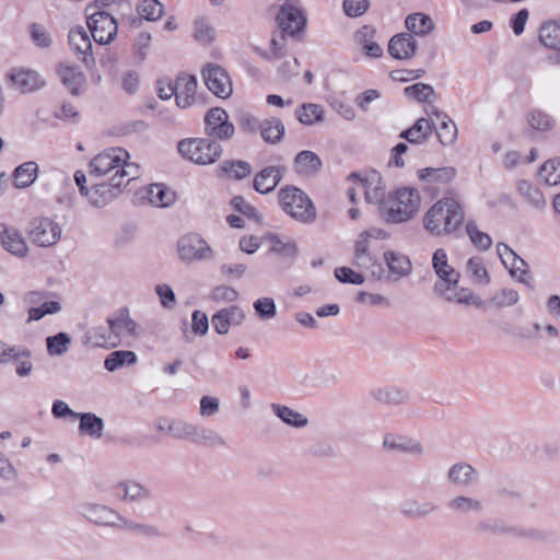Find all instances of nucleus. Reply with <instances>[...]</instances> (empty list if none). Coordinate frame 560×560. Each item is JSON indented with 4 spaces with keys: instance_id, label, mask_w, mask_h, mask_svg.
<instances>
[{
    "instance_id": "obj_1",
    "label": "nucleus",
    "mask_w": 560,
    "mask_h": 560,
    "mask_svg": "<svg viewBox=\"0 0 560 560\" xmlns=\"http://www.w3.org/2000/svg\"><path fill=\"white\" fill-rule=\"evenodd\" d=\"M465 221L462 203L454 197H443L423 217L424 229L434 236L455 235Z\"/></svg>"
},
{
    "instance_id": "obj_2",
    "label": "nucleus",
    "mask_w": 560,
    "mask_h": 560,
    "mask_svg": "<svg viewBox=\"0 0 560 560\" xmlns=\"http://www.w3.org/2000/svg\"><path fill=\"white\" fill-rule=\"evenodd\" d=\"M420 195L415 188H400L381 205L380 212L389 223H402L410 220L419 210Z\"/></svg>"
},
{
    "instance_id": "obj_3",
    "label": "nucleus",
    "mask_w": 560,
    "mask_h": 560,
    "mask_svg": "<svg viewBox=\"0 0 560 560\" xmlns=\"http://www.w3.org/2000/svg\"><path fill=\"white\" fill-rule=\"evenodd\" d=\"M179 154L199 165H209L217 162L222 154V147L213 139L188 138L177 144Z\"/></svg>"
},
{
    "instance_id": "obj_4",
    "label": "nucleus",
    "mask_w": 560,
    "mask_h": 560,
    "mask_svg": "<svg viewBox=\"0 0 560 560\" xmlns=\"http://www.w3.org/2000/svg\"><path fill=\"white\" fill-rule=\"evenodd\" d=\"M281 208L290 217L303 223H311L316 218V209L308 196L300 188L287 186L279 190Z\"/></svg>"
},
{
    "instance_id": "obj_5",
    "label": "nucleus",
    "mask_w": 560,
    "mask_h": 560,
    "mask_svg": "<svg viewBox=\"0 0 560 560\" xmlns=\"http://www.w3.org/2000/svg\"><path fill=\"white\" fill-rule=\"evenodd\" d=\"M128 158L129 153L122 148L107 149L91 160L89 164L90 176L95 179L102 177L109 179L113 174H116L120 164L126 162Z\"/></svg>"
},
{
    "instance_id": "obj_6",
    "label": "nucleus",
    "mask_w": 560,
    "mask_h": 560,
    "mask_svg": "<svg viewBox=\"0 0 560 560\" xmlns=\"http://www.w3.org/2000/svg\"><path fill=\"white\" fill-rule=\"evenodd\" d=\"M432 267L439 281L433 285V291L438 295L446 293L450 285L459 283L460 273L448 264V257L444 248H438L432 256Z\"/></svg>"
},
{
    "instance_id": "obj_7",
    "label": "nucleus",
    "mask_w": 560,
    "mask_h": 560,
    "mask_svg": "<svg viewBox=\"0 0 560 560\" xmlns=\"http://www.w3.org/2000/svg\"><path fill=\"white\" fill-rule=\"evenodd\" d=\"M60 224L50 218H37L30 223L28 237L39 247L56 245L61 237Z\"/></svg>"
},
{
    "instance_id": "obj_8",
    "label": "nucleus",
    "mask_w": 560,
    "mask_h": 560,
    "mask_svg": "<svg viewBox=\"0 0 560 560\" xmlns=\"http://www.w3.org/2000/svg\"><path fill=\"white\" fill-rule=\"evenodd\" d=\"M88 26L93 39L98 44L110 43L117 34L116 20L105 11H96L88 16Z\"/></svg>"
},
{
    "instance_id": "obj_9",
    "label": "nucleus",
    "mask_w": 560,
    "mask_h": 560,
    "mask_svg": "<svg viewBox=\"0 0 560 560\" xmlns=\"http://www.w3.org/2000/svg\"><path fill=\"white\" fill-rule=\"evenodd\" d=\"M203 81L215 96L228 98L232 95V81L224 68L215 63H207L202 69Z\"/></svg>"
},
{
    "instance_id": "obj_10",
    "label": "nucleus",
    "mask_w": 560,
    "mask_h": 560,
    "mask_svg": "<svg viewBox=\"0 0 560 560\" xmlns=\"http://www.w3.org/2000/svg\"><path fill=\"white\" fill-rule=\"evenodd\" d=\"M177 253L183 261L191 262L209 258L212 250L200 235L190 233L178 240Z\"/></svg>"
},
{
    "instance_id": "obj_11",
    "label": "nucleus",
    "mask_w": 560,
    "mask_h": 560,
    "mask_svg": "<svg viewBox=\"0 0 560 560\" xmlns=\"http://www.w3.org/2000/svg\"><path fill=\"white\" fill-rule=\"evenodd\" d=\"M205 125L206 135L218 140H229L235 131L228 113L221 107H213L207 112Z\"/></svg>"
},
{
    "instance_id": "obj_12",
    "label": "nucleus",
    "mask_w": 560,
    "mask_h": 560,
    "mask_svg": "<svg viewBox=\"0 0 560 560\" xmlns=\"http://www.w3.org/2000/svg\"><path fill=\"white\" fill-rule=\"evenodd\" d=\"M79 514L89 522L98 526L119 527L122 520V515L114 509L96 503L80 504Z\"/></svg>"
},
{
    "instance_id": "obj_13",
    "label": "nucleus",
    "mask_w": 560,
    "mask_h": 560,
    "mask_svg": "<svg viewBox=\"0 0 560 560\" xmlns=\"http://www.w3.org/2000/svg\"><path fill=\"white\" fill-rule=\"evenodd\" d=\"M382 446L388 452L417 457L423 456L425 453L424 446L419 440L396 433H386L383 436Z\"/></svg>"
},
{
    "instance_id": "obj_14",
    "label": "nucleus",
    "mask_w": 560,
    "mask_h": 560,
    "mask_svg": "<svg viewBox=\"0 0 560 560\" xmlns=\"http://www.w3.org/2000/svg\"><path fill=\"white\" fill-rule=\"evenodd\" d=\"M108 330L113 334V340L117 347L121 343L125 335L137 336L138 324L130 317L129 310L126 307L118 308L113 316L106 319Z\"/></svg>"
},
{
    "instance_id": "obj_15",
    "label": "nucleus",
    "mask_w": 560,
    "mask_h": 560,
    "mask_svg": "<svg viewBox=\"0 0 560 560\" xmlns=\"http://www.w3.org/2000/svg\"><path fill=\"white\" fill-rule=\"evenodd\" d=\"M113 491L115 498L124 502L142 503L152 499L151 490L135 480L119 481L114 486Z\"/></svg>"
},
{
    "instance_id": "obj_16",
    "label": "nucleus",
    "mask_w": 560,
    "mask_h": 560,
    "mask_svg": "<svg viewBox=\"0 0 560 560\" xmlns=\"http://www.w3.org/2000/svg\"><path fill=\"white\" fill-rule=\"evenodd\" d=\"M349 179H358V187L364 192L366 202L380 203V206L386 200L385 199V186L382 183V177L378 173L373 172L365 177L359 176L357 173H352Z\"/></svg>"
},
{
    "instance_id": "obj_17",
    "label": "nucleus",
    "mask_w": 560,
    "mask_h": 560,
    "mask_svg": "<svg viewBox=\"0 0 560 560\" xmlns=\"http://www.w3.org/2000/svg\"><path fill=\"white\" fill-rule=\"evenodd\" d=\"M11 86L21 93H32L45 85L44 79L33 70L13 68L8 73Z\"/></svg>"
},
{
    "instance_id": "obj_18",
    "label": "nucleus",
    "mask_w": 560,
    "mask_h": 560,
    "mask_svg": "<svg viewBox=\"0 0 560 560\" xmlns=\"http://www.w3.org/2000/svg\"><path fill=\"white\" fill-rule=\"evenodd\" d=\"M479 472L466 462L453 464L446 474L448 485L459 489L471 488L477 485Z\"/></svg>"
},
{
    "instance_id": "obj_19",
    "label": "nucleus",
    "mask_w": 560,
    "mask_h": 560,
    "mask_svg": "<svg viewBox=\"0 0 560 560\" xmlns=\"http://www.w3.org/2000/svg\"><path fill=\"white\" fill-rule=\"evenodd\" d=\"M277 22L283 34L295 36L303 31L306 19L300 9L284 5L277 15Z\"/></svg>"
},
{
    "instance_id": "obj_20",
    "label": "nucleus",
    "mask_w": 560,
    "mask_h": 560,
    "mask_svg": "<svg viewBox=\"0 0 560 560\" xmlns=\"http://www.w3.org/2000/svg\"><path fill=\"white\" fill-rule=\"evenodd\" d=\"M119 183L109 179L102 183H94L86 194L89 202L94 207H103L115 199L120 194Z\"/></svg>"
},
{
    "instance_id": "obj_21",
    "label": "nucleus",
    "mask_w": 560,
    "mask_h": 560,
    "mask_svg": "<svg viewBox=\"0 0 560 560\" xmlns=\"http://www.w3.org/2000/svg\"><path fill=\"white\" fill-rule=\"evenodd\" d=\"M245 319L244 311L237 306L218 311L211 318L212 326L219 335H226L231 326H240Z\"/></svg>"
},
{
    "instance_id": "obj_22",
    "label": "nucleus",
    "mask_w": 560,
    "mask_h": 560,
    "mask_svg": "<svg viewBox=\"0 0 560 560\" xmlns=\"http://www.w3.org/2000/svg\"><path fill=\"white\" fill-rule=\"evenodd\" d=\"M175 101L178 107L187 108L195 102L197 81L194 75L179 74L174 81Z\"/></svg>"
},
{
    "instance_id": "obj_23",
    "label": "nucleus",
    "mask_w": 560,
    "mask_h": 560,
    "mask_svg": "<svg viewBox=\"0 0 560 560\" xmlns=\"http://www.w3.org/2000/svg\"><path fill=\"white\" fill-rule=\"evenodd\" d=\"M417 50V40L410 33L394 35L388 43L389 55L399 60L410 59Z\"/></svg>"
},
{
    "instance_id": "obj_24",
    "label": "nucleus",
    "mask_w": 560,
    "mask_h": 560,
    "mask_svg": "<svg viewBox=\"0 0 560 560\" xmlns=\"http://www.w3.org/2000/svg\"><path fill=\"white\" fill-rule=\"evenodd\" d=\"M284 168L281 166H267L258 172L254 178L253 187L259 194L272 191L280 183Z\"/></svg>"
},
{
    "instance_id": "obj_25",
    "label": "nucleus",
    "mask_w": 560,
    "mask_h": 560,
    "mask_svg": "<svg viewBox=\"0 0 560 560\" xmlns=\"http://www.w3.org/2000/svg\"><path fill=\"white\" fill-rule=\"evenodd\" d=\"M0 240L3 248L18 257H25L28 246L19 230L4 226L0 233Z\"/></svg>"
},
{
    "instance_id": "obj_26",
    "label": "nucleus",
    "mask_w": 560,
    "mask_h": 560,
    "mask_svg": "<svg viewBox=\"0 0 560 560\" xmlns=\"http://www.w3.org/2000/svg\"><path fill=\"white\" fill-rule=\"evenodd\" d=\"M68 40L71 49L77 55H82L83 62L88 65L89 60L93 61L92 43L84 27L77 26L70 30Z\"/></svg>"
},
{
    "instance_id": "obj_27",
    "label": "nucleus",
    "mask_w": 560,
    "mask_h": 560,
    "mask_svg": "<svg viewBox=\"0 0 560 560\" xmlns=\"http://www.w3.org/2000/svg\"><path fill=\"white\" fill-rule=\"evenodd\" d=\"M58 75L71 94H81L85 79L78 67L60 63L58 66Z\"/></svg>"
},
{
    "instance_id": "obj_28",
    "label": "nucleus",
    "mask_w": 560,
    "mask_h": 560,
    "mask_svg": "<svg viewBox=\"0 0 560 560\" xmlns=\"http://www.w3.org/2000/svg\"><path fill=\"white\" fill-rule=\"evenodd\" d=\"M371 397L380 404L398 406L407 401L409 394L406 389L396 386H383L371 390Z\"/></svg>"
},
{
    "instance_id": "obj_29",
    "label": "nucleus",
    "mask_w": 560,
    "mask_h": 560,
    "mask_svg": "<svg viewBox=\"0 0 560 560\" xmlns=\"http://www.w3.org/2000/svg\"><path fill=\"white\" fill-rule=\"evenodd\" d=\"M434 125L427 118H419L410 128L400 132L399 138L411 144L424 143L432 133Z\"/></svg>"
},
{
    "instance_id": "obj_30",
    "label": "nucleus",
    "mask_w": 560,
    "mask_h": 560,
    "mask_svg": "<svg viewBox=\"0 0 560 560\" xmlns=\"http://www.w3.org/2000/svg\"><path fill=\"white\" fill-rule=\"evenodd\" d=\"M457 175L455 167H425L419 171L418 177L420 180L427 182L431 185H446L451 183Z\"/></svg>"
},
{
    "instance_id": "obj_31",
    "label": "nucleus",
    "mask_w": 560,
    "mask_h": 560,
    "mask_svg": "<svg viewBox=\"0 0 560 560\" xmlns=\"http://www.w3.org/2000/svg\"><path fill=\"white\" fill-rule=\"evenodd\" d=\"M295 171L303 176H313L322 168V160L313 151H301L294 159Z\"/></svg>"
},
{
    "instance_id": "obj_32",
    "label": "nucleus",
    "mask_w": 560,
    "mask_h": 560,
    "mask_svg": "<svg viewBox=\"0 0 560 560\" xmlns=\"http://www.w3.org/2000/svg\"><path fill=\"white\" fill-rule=\"evenodd\" d=\"M149 202L159 208L172 206L176 200V194L164 184H152L147 191Z\"/></svg>"
},
{
    "instance_id": "obj_33",
    "label": "nucleus",
    "mask_w": 560,
    "mask_h": 560,
    "mask_svg": "<svg viewBox=\"0 0 560 560\" xmlns=\"http://www.w3.org/2000/svg\"><path fill=\"white\" fill-rule=\"evenodd\" d=\"M112 338L113 334L108 330V326H97L85 332L84 343L91 347L116 348L117 343Z\"/></svg>"
},
{
    "instance_id": "obj_34",
    "label": "nucleus",
    "mask_w": 560,
    "mask_h": 560,
    "mask_svg": "<svg viewBox=\"0 0 560 560\" xmlns=\"http://www.w3.org/2000/svg\"><path fill=\"white\" fill-rule=\"evenodd\" d=\"M438 118H441L440 125L436 128V136L443 145H451L457 139V127L455 122L444 113L439 112L436 108L432 110Z\"/></svg>"
},
{
    "instance_id": "obj_35",
    "label": "nucleus",
    "mask_w": 560,
    "mask_h": 560,
    "mask_svg": "<svg viewBox=\"0 0 560 560\" xmlns=\"http://www.w3.org/2000/svg\"><path fill=\"white\" fill-rule=\"evenodd\" d=\"M259 130L264 141L276 144L281 141L285 128L280 118L271 117L259 124Z\"/></svg>"
},
{
    "instance_id": "obj_36",
    "label": "nucleus",
    "mask_w": 560,
    "mask_h": 560,
    "mask_svg": "<svg viewBox=\"0 0 560 560\" xmlns=\"http://www.w3.org/2000/svg\"><path fill=\"white\" fill-rule=\"evenodd\" d=\"M539 40L546 48L560 52V21L544 23L539 28Z\"/></svg>"
},
{
    "instance_id": "obj_37",
    "label": "nucleus",
    "mask_w": 560,
    "mask_h": 560,
    "mask_svg": "<svg viewBox=\"0 0 560 560\" xmlns=\"http://www.w3.org/2000/svg\"><path fill=\"white\" fill-rule=\"evenodd\" d=\"M270 408L279 419H281L285 424L290 427L304 428L308 424V419L304 415L291 409L288 406L271 404Z\"/></svg>"
},
{
    "instance_id": "obj_38",
    "label": "nucleus",
    "mask_w": 560,
    "mask_h": 560,
    "mask_svg": "<svg viewBox=\"0 0 560 560\" xmlns=\"http://www.w3.org/2000/svg\"><path fill=\"white\" fill-rule=\"evenodd\" d=\"M138 357L130 350H116L110 352L104 360V368L108 372H115L124 366L137 363Z\"/></svg>"
},
{
    "instance_id": "obj_39",
    "label": "nucleus",
    "mask_w": 560,
    "mask_h": 560,
    "mask_svg": "<svg viewBox=\"0 0 560 560\" xmlns=\"http://www.w3.org/2000/svg\"><path fill=\"white\" fill-rule=\"evenodd\" d=\"M447 508L457 514L480 513L483 504L480 500L466 495H457L447 502Z\"/></svg>"
},
{
    "instance_id": "obj_40",
    "label": "nucleus",
    "mask_w": 560,
    "mask_h": 560,
    "mask_svg": "<svg viewBox=\"0 0 560 560\" xmlns=\"http://www.w3.org/2000/svg\"><path fill=\"white\" fill-rule=\"evenodd\" d=\"M384 259L390 273L395 275L397 279L407 276L411 270L409 258L401 253L385 252Z\"/></svg>"
},
{
    "instance_id": "obj_41",
    "label": "nucleus",
    "mask_w": 560,
    "mask_h": 560,
    "mask_svg": "<svg viewBox=\"0 0 560 560\" xmlns=\"http://www.w3.org/2000/svg\"><path fill=\"white\" fill-rule=\"evenodd\" d=\"M191 443L208 447H222L226 444L225 440L215 430L197 424Z\"/></svg>"
},
{
    "instance_id": "obj_42",
    "label": "nucleus",
    "mask_w": 560,
    "mask_h": 560,
    "mask_svg": "<svg viewBox=\"0 0 560 560\" xmlns=\"http://www.w3.org/2000/svg\"><path fill=\"white\" fill-rule=\"evenodd\" d=\"M78 418L80 419V432L88 434L93 439L102 438L104 430L103 419L91 412L79 413Z\"/></svg>"
},
{
    "instance_id": "obj_43",
    "label": "nucleus",
    "mask_w": 560,
    "mask_h": 560,
    "mask_svg": "<svg viewBox=\"0 0 560 560\" xmlns=\"http://www.w3.org/2000/svg\"><path fill=\"white\" fill-rule=\"evenodd\" d=\"M38 165L36 162L28 161L18 166L13 173L14 185L18 188L31 186L37 177Z\"/></svg>"
},
{
    "instance_id": "obj_44",
    "label": "nucleus",
    "mask_w": 560,
    "mask_h": 560,
    "mask_svg": "<svg viewBox=\"0 0 560 560\" xmlns=\"http://www.w3.org/2000/svg\"><path fill=\"white\" fill-rule=\"evenodd\" d=\"M119 528L127 529L139 537L143 538H161L163 537V533L160 528L152 524L147 523H136L127 520L122 516Z\"/></svg>"
},
{
    "instance_id": "obj_45",
    "label": "nucleus",
    "mask_w": 560,
    "mask_h": 560,
    "mask_svg": "<svg viewBox=\"0 0 560 560\" xmlns=\"http://www.w3.org/2000/svg\"><path fill=\"white\" fill-rule=\"evenodd\" d=\"M405 23L410 33L419 36L427 35L434 28L432 19L423 13L408 15Z\"/></svg>"
},
{
    "instance_id": "obj_46",
    "label": "nucleus",
    "mask_w": 560,
    "mask_h": 560,
    "mask_svg": "<svg viewBox=\"0 0 560 560\" xmlns=\"http://www.w3.org/2000/svg\"><path fill=\"white\" fill-rule=\"evenodd\" d=\"M517 189L520 195L529 206L536 209H541L545 207L546 200L542 192L537 187L533 186L528 180H520L517 183Z\"/></svg>"
},
{
    "instance_id": "obj_47",
    "label": "nucleus",
    "mask_w": 560,
    "mask_h": 560,
    "mask_svg": "<svg viewBox=\"0 0 560 560\" xmlns=\"http://www.w3.org/2000/svg\"><path fill=\"white\" fill-rule=\"evenodd\" d=\"M196 424L184 419L168 421L166 432L177 440L192 442Z\"/></svg>"
},
{
    "instance_id": "obj_48",
    "label": "nucleus",
    "mask_w": 560,
    "mask_h": 560,
    "mask_svg": "<svg viewBox=\"0 0 560 560\" xmlns=\"http://www.w3.org/2000/svg\"><path fill=\"white\" fill-rule=\"evenodd\" d=\"M466 269L469 276L472 278L474 283L488 284L490 282L489 272L481 257H470L466 264Z\"/></svg>"
},
{
    "instance_id": "obj_49",
    "label": "nucleus",
    "mask_w": 560,
    "mask_h": 560,
    "mask_svg": "<svg viewBox=\"0 0 560 560\" xmlns=\"http://www.w3.org/2000/svg\"><path fill=\"white\" fill-rule=\"evenodd\" d=\"M295 116L301 124L313 125L323 120L324 109L320 105L308 103L299 107Z\"/></svg>"
},
{
    "instance_id": "obj_50",
    "label": "nucleus",
    "mask_w": 560,
    "mask_h": 560,
    "mask_svg": "<svg viewBox=\"0 0 560 560\" xmlns=\"http://www.w3.org/2000/svg\"><path fill=\"white\" fill-rule=\"evenodd\" d=\"M221 171L229 177L235 180L246 178L252 173V166L245 161H224Z\"/></svg>"
},
{
    "instance_id": "obj_51",
    "label": "nucleus",
    "mask_w": 560,
    "mask_h": 560,
    "mask_svg": "<svg viewBox=\"0 0 560 560\" xmlns=\"http://www.w3.org/2000/svg\"><path fill=\"white\" fill-rule=\"evenodd\" d=\"M538 176L546 185L560 184V158L546 161L540 166Z\"/></svg>"
},
{
    "instance_id": "obj_52",
    "label": "nucleus",
    "mask_w": 560,
    "mask_h": 560,
    "mask_svg": "<svg viewBox=\"0 0 560 560\" xmlns=\"http://www.w3.org/2000/svg\"><path fill=\"white\" fill-rule=\"evenodd\" d=\"M465 229L470 242L479 250H488L491 247L492 238L489 234L480 231L475 221L469 220Z\"/></svg>"
},
{
    "instance_id": "obj_53",
    "label": "nucleus",
    "mask_w": 560,
    "mask_h": 560,
    "mask_svg": "<svg viewBox=\"0 0 560 560\" xmlns=\"http://www.w3.org/2000/svg\"><path fill=\"white\" fill-rule=\"evenodd\" d=\"M137 12L148 21H156L162 18L164 7L159 0H141L137 5Z\"/></svg>"
},
{
    "instance_id": "obj_54",
    "label": "nucleus",
    "mask_w": 560,
    "mask_h": 560,
    "mask_svg": "<svg viewBox=\"0 0 560 560\" xmlns=\"http://www.w3.org/2000/svg\"><path fill=\"white\" fill-rule=\"evenodd\" d=\"M408 97H412L420 103H432L435 98V91L430 84L416 83L404 90Z\"/></svg>"
},
{
    "instance_id": "obj_55",
    "label": "nucleus",
    "mask_w": 560,
    "mask_h": 560,
    "mask_svg": "<svg viewBox=\"0 0 560 560\" xmlns=\"http://www.w3.org/2000/svg\"><path fill=\"white\" fill-rule=\"evenodd\" d=\"M271 243L270 252L281 257L293 259L298 255V246L294 242H283L278 235L268 237Z\"/></svg>"
},
{
    "instance_id": "obj_56",
    "label": "nucleus",
    "mask_w": 560,
    "mask_h": 560,
    "mask_svg": "<svg viewBox=\"0 0 560 560\" xmlns=\"http://www.w3.org/2000/svg\"><path fill=\"white\" fill-rule=\"evenodd\" d=\"M371 261L369 238L364 237L363 233H361L354 245V265L359 268H369Z\"/></svg>"
},
{
    "instance_id": "obj_57",
    "label": "nucleus",
    "mask_w": 560,
    "mask_h": 560,
    "mask_svg": "<svg viewBox=\"0 0 560 560\" xmlns=\"http://www.w3.org/2000/svg\"><path fill=\"white\" fill-rule=\"evenodd\" d=\"M374 31L369 26H363L358 33H357V39L359 43L362 44L364 54L369 57L378 58L383 54L382 47L375 43L365 39L366 36L373 35Z\"/></svg>"
},
{
    "instance_id": "obj_58",
    "label": "nucleus",
    "mask_w": 560,
    "mask_h": 560,
    "mask_svg": "<svg viewBox=\"0 0 560 560\" xmlns=\"http://www.w3.org/2000/svg\"><path fill=\"white\" fill-rule=\"evenodd\" d=\"M439 295L442 296L447 302H454L457 304H478L476 301L472 300L471 290L467 288L458 289V284L450 285V289L446 291V293H440Z\"/></svg>"
},
{
    "instance_id": "obj_59",
    "label": "nucleus",
    "mask_w": 560,
    "mask_h": 560,
    "mask_svg": "<svg viewBox=\"0 0 560 560\" xmlns=\"http://www.w3.org/2000/svg\"><path fill=\"white\" fill-rule=\"evenodd\" d=\"M70 342L71 339L68 334L58 332L46 339L47 351L51 355H61L68 350Z\"/></svg>"
},
{
    "instance_id": "obj_60",
    "label": "nucleus",
    "mask_w": 560,
    "mask_h": 560,
    "mask_svg": "<svg viewBox=\"0 0 560 560\" xmlns=\"http://www.w3.org/2000/svg\"><path fill=\"white\" fill-rule=\"evenodd\" d=\"M139 175V167L136 164H129L126 162L120 164V167L113 174V179L119 183V188L127 185L131 179L137 178Z\"/></svg>"
},
{
    "instance_id": "obj_61",
    "label": "nucleus",
    "mask_w": 560,
    "mask_h": 560,
    "mask_svg": "<svg viewBox=\"0 0 560 560\" xmlns=\"http://www.w3.org/2000/svg\"><path fill=\"white\" fill-rule=\"evenodd\" d=\"M518 301V293L512 289H503L495 293L488 303L495 307H508L515 305Z\"/></svg>"
},
{
    "instance_id": "obj_62",
    "label": "nucleus",
    "mask_w": 560,
    "mask_h": 560,
    "mask_svg": "<svg viewBox=\"0 0 560 560\" xmlns=\"http://www.w3.org/2000/svg\"><path fill=\"white\" fill-rule=\"evenodd\" d=\"M504 267L509 269L510 275L513 278H516L520 282L528 287H532L529 279L525 278L529 272L528 265L522 257H518V259L515 260V262L506 261L504 264Z\"/></svg>"
},
{
    "instance_id": "obj_63",
    "label": "nucleus",
    "mask_w": 560,
    "mask_h": 560,
    "mask_svg": "<svg viewBox=\"0 0 560 560\" xmlns=\"http://www.w3.org/2000/svg\"><path fill=\"white\" fill-rule=\"evenodd\" d=\"M61 310V305L57 301H49L42 304L39 307H31L28 310V322L39 320L47 314H56Z\"/></svg>"
},
{
    "instance_id": "obj_64",
    "label": "nucleus",
    "mask_w": 560,
    "mask_h": 560,
    "mask_svg": "<svg viewBox=\"0 0 560 560\" xmlns=\"http://www.w3.org/2000/svg\"><path fill=\"white\" fill-rule=\"evenodd\" d=\"M210 299L214 302L232 303L238 299V292L228 285H218L212 289Z\"/></svg>"
}]
</instances>
